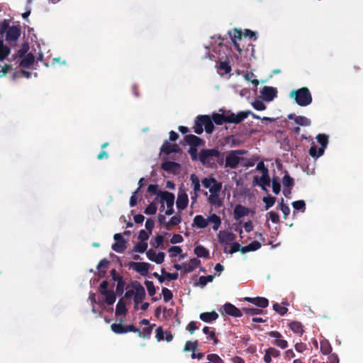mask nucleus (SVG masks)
<instances>
[{"label":"nucleus","mask_w":363,"mask_h":363,"mask_svg":"<svg viewBox=\"0 0 363 363\" xmlns=\"http://www.w3.org/2000/svg\"><path fill=\"white\" fill-rule=\"evenodd\" d=\"M224 155L225 152H221L218 148L202 149L199 154V160L203 165L216 169L218 165H223Z\"/></svg>","instance_id":"f257e3e1"},{"label":"nucleus","mask_w":363,"mask_h":363,"mask_svg":"<svg viewBox=\"0 0 363 363\" xmlns=\"http://www.w3.org/2000/svg\"><path fill=\"white\" fill-rule=\"evenodd\" d=\"M289 96L294 99L295 102L300 106H307L312 102V96L307 87L292 90Z\"/></svg>","instance_id":"f03ea898"},{"label":"nucleus","mask_w":363,"mask_h":363,"mask_svg":"<svg viewBox=\"0 0 363 363\" xmlns=\"http://www.w3.org/2000/svg\"><path fill=\"white\" fill-rule=\"evenodd\" d=\"M245 151L242 150H230L227 152L225 159L224 160L225 164L223 165L225 168L236 169L238 167L240 162L243 158L240 157V155L245 154Z\"/></svg>","instance_id":"7ed1b4c3"},{"label":"nucleus","mask_w":363,"mask_h":363,"mask_svg":"<svg viewBox=\"0 0 363 363\" xmlns=\"http://www.w3.org/2000/svg\"><path fill=\"white\" fill-rule=\"evenodd\" d=\"M316 139L320 145V147L318 149L316 145H313L309 149V155L314 159H318L324 154L325 149L328 144V136L325 134H318Z\"/></svg>","instance_id":"20e7f679"},{"label":"nucleus","mask_w":363,"mask_h":363,"mask_svg":"<svg viewBox=\"0 0 363 363\" xmlns=\"http://www.w3.org/2000/svg\"><path fill=\"white\" fill-rule=\"evenodd\" d=\"M159 196L160 197V202L162 203L161 208L163 209L164 208V202H166L167 203V210L165 211V215H172L174 212L173 208L175 199L174 194L167 191H160Z\"/></svg>","instance_id":"39448f33"},{"label":"nucleus","mask_w":363,"mask_h":363,"mask_svg":"<svg viewBox=\"0 0 363 363\" xmlns=\"http://www.w3.org/2000/svg\"><path fill=\"white\" fill-rule=\"evenodd\" d=\"M225 121L227 123L239 124L246 119L249 116V112L239 111L237 114L228 111L225 113Z\"/></svg>","instance_id":"423d86ee"},{"label":"nucleus","mask_w":363,"mask_h":363,"mask_svg":"<svg viewBox=\"0 0 363 363\" xmlns=\"http://www.w3.org/2000/svg\"><path fill=\"white\" fill-rule=\"evenodd\" d=\"M222 315H228L235 318H240L242 315V310L241 311L230 303H225L220 309Z\"/></svg>","instance_id":"0eeeda50"},{"label":"nucleus","mask_w":363,"mask_h":363,"mask_svg":"<svg viewBox=\"0 0 363 363\" xmlns=\"http://www.w3.org/2000/svg\"><path fill=\"white\" fill-rule=\"evenodd\" d=\"M267 334L269 337L274 338V340L272 342L274 345L283 350L288 347V342L283 339V336L279 332L275 330L270 331Z\"/></svg>","instance_id":"6e6552de"},{"label":"nucleus","mask_w":363,"mask_h":363,"mask_svg":"<svg viewBox=\"0 0 363 363\" xmlns=\"http://www.w3.org/2000/svg\"><path fill=\"white\" fill-rule=\"evenodd\" d=\"M128 266L130 268L133 269L135 272L140 273L142 276H146L148 274L151 264L148 262H130L128 264Z\"/></svg>","instance_id":"1a4fd4ad"},{"label":"nucleus","mask_w":363,"mask_h":363,"mask_svg":"<svg viewBox=\"0 0 363 363\" xmlns=\"http://www.w3.org/2000/svg\"><path fill=\"white\" fill-rule=\"evenodd\" d=\"M132 286L135 289L134 302L136 305L140 303L145 297V288L137 281L132 282Z\"/></svg>","instance_id":"9d476101"},{"label":"nucleus","mask_w":363,"mask_h":363,"mask_svg":"<svg viewBox=\"0 0 363 363\" xmlns=\"http://www.w3.org/2000/svg\"><path fill=\"white\" fill-rule=\"evenodd\" d=\"M113 238L116 242L112 245L113 250L118 253L123 252L127 247L126 240L120 233L115 234Z\"/></svg>","instance_id":"9b49d317"},{"label":"nucleus","mask_w":363,"mask_h":363,"mask_svg":"<svg viewBox=\"0 0 363 363\" xmlns=\"http://www.w3.org/2000/svg\"><path fill=\"white\" fill-rule=\"evenodd\" d=\"M260 94L264 101H272L277 96V90L274 87L264 86Z\"/></svg>","instance_id":"f8f14e48"},{"label":"nucleus","mask_w":363,"mask_h":363,"mask_svg":"<svg viewBox=\"0 0 363 363\" xmlns=\"http://www.w3.org/2000/svg\"><path fill=\"white\" fill-rule=\"evenodd\" d=\"M228 34L233 40L235 48L240 54H241L242 50L240 48V45L237 40H240L242 39V30L240 29L234 28L232 31H228Z\"/></svg>","instance_id":"ddd939ff"},{"label":"nucleus","mask_w":363,"mask_h":363,"mask_svg":"<svg viewBox=\"0 0 363 363\" xmlns=\"http://www.w3.org/2000/svg\"><path fill=\"white\" fill-rule=\"evenodd\" d=\"M180 167V164L172 161H166L161 164V168L163 170L174 174L179 172Z\"/></svg>","instance_id":"4468645a"},{"label":"nucleus","mask_w":363,"mask_h":363,"mask_svg":"<svg viewBox=\"0 0 363 363\" xmlns=\"http://www.w3.org/2000/svg\"><path fill=\"white\" fill-rule=\"evenodd\" d=\"M21 35V29L19 27L11 26L6 34V40L8 42L16 41Z\"/></svg>","instance_id":"2eb2a0df"},{"label":"nucleus","mask_w":363,"mask_h":363,"mask_svg":"<svg viewBox=\"0 0 363 363\" xmlns=\"http://www.w3.org/2000/svg\"><path fill=\"white\" fill-rule=\"evenodd\" d=\"M199 119L201 121V124L204 126L206 133H212L214 130V125L212 118L208 115H201L199 116Z\"/></svg>","instance_id":"dca6fc26"},{"label":"nucleus","mask_w":363,"mask_h":363,"mask_svg":"<svg viewBox=\"0 0 363 363\" xmlns=\"http://www.w3.org/2000/svg\"><path fill=\"white\" fill-rule=\"evenodd\" d=\"M244 300L262 308H267L269 305L268 299L264 297H245Z\"/></svg>","instance_id":"f3484780"},{"label":"nucleus","mask_w":363,"mask_h":363,"mask_svg":"<svg viewBox=\"0 0 363 363\" xmlns=\"http://www.w3.org/2000/svg\"><path fill=\"white\" fill-rule=\"evenodd\" d=\"M179 147L177 144H170L167 140H165L160 148V151L167 155L171 153L178 152Z\"/></svg>","instance_id":"a211bd4d"},{"label":"nucleus","mask_w":363,"mask_h":363,"mask_svg":"<svg viewBox=\"0 0 363 363\" xmlns=\"http://www.w3.org/2000/svg\"><path fill=\"white\" fill-rule=\"evenodd\" d=\"M185 142L190 145V147H197L202 145L204 142L203 140L194 135H187L184 137Z\"/></svg>","instance_id":"6ab92c4d"},{"label":"nucleus","mask_w":363,"mask_h":363,"mask_svg":"<svg viewBox=\"0 0 363 363\" xmlns=\"http://www.w3.org/2000/svg\"><path fill=\"white\" fill-rule=\"evenodd\" d=\"M201 261L197 258H192L190 259L189 263L184 262L182 264L184 267V272L185 274L193 272L196 267H199Z\"/></svg>","instance_id":"aec40b11"},{"label":"nucleus","mask_w":363,"mask_h":363,"mask_svg":"<svg viewBox=\"0 0 363 363\" xmlns=\"http://www.w3.org/2000/svg\"><path fill=\"white\" fill-rule=\"evenodd\" d=\"M248 213L249 209L241 204L236 205L233 211L234 218L235 220H239L247 216Z\"/></svg>","instance_id":"412c9836"},{"label":"nucleus","mask_w":363,"mask_h":363,"mask_svg":"<svg viewBox=\"0 0 363 363\" xmlns=\"http://www.w3.org/2000/svg\"><path fill=\"white\" fill-rule=\"evenodd\" d=\"M188 203L189 199L187 194L185 192L179 194L176 202L177 208L180 210L185 209L188 206Z\"/></svg>","instance_id":"4be33fe9"},{"label":"nucleus","mask_w":363,"mask_h":363,"mask_svg":"<svg viewBox=\"0 0 363 363\" xmlns=\"http://www.w3.org/2000/svg\"><path fill=\"white\" fill-rule=\"evenodd\" d=\"M199 318L205 323H211L218 318V314L216 311L204 312L199 315Z\"/></svg>","instance_id":"5701e85b"},{"label":"nucleus","mask_w":363,"mask_h":363,"mask_svg":"<svg viewBox=\"0 0 363 363\" xmlns=\"http://www.w3.org/2000/svg\"><path fill=\"white\" fill-rule=\"evenodd\" d=\"M35 62V57L32 53H28L21 58L19 63L20 67L29 68L33 65Z\"/></svg>","instance_id":"b1692460"},{"label":"nucleus","mask_w":363,"mask_h":363,"mask_svg":"<svg viewBox=\"0 0 363 363\" xmlns=\"http://www.w3.org/2000/svg\"><path fill=\"white\" fill-rule=\"evenodd\" d=\"M208 202L211 205L217 208H220L223 205V201L220 197L219 194H210L208 198Z\"/></svg>","instance_id":"393cba45"},{"label":"nucleus","mask_w":363,"mask_h":363,"mask_svg":"<svg viewBox=\"0 0 363 363\" xmlns=\"http://www.w3.org/2000/svg\"><path fill=\"white\" fill-rule=\"evenodd\" d=\"M289 328L295 333L302 335L304 333L303 326L301 322L291 321L289 323Z\"/></svg>","instance_id":"a878e982"},{"label":"nucleus","mask_w":363,"mask_h":363,"mask_svg":"<svg viewBox=\"0 0 363 363\" xmlns=\"http://www.w3.org/2000/svg\"><path fill=\"white\" fill-rule=\"evenodd\" d=\"M218 238L220 242H229L233 241L235 238V235L230 232L220 231L218 235Z\"/></svg>","instance_id":"bb28decb"},{"label":"nucleus","mask_w":363,"mask_h":363,"mask_svg":"<svg viewBox=\"0 0 363 363\" xmlns=\"http://www.w3.org/2000/svg\"><path fill=\"white\" fill-rule=\"evenodd\" d=\"M231 66L227 61L220 62L219 65L218 66V72L221 76L229 74L231 72Z\"/></svg>","instance_id":"cd10ccee"},{"label":"nucleus","mask_w":363,"mask_h":363,"mask_svg":"<svg viewBox=\"0 0 363 363\" xmlns=\"http://www.w3.org/2000/svg\"><path fill=\"white\" fill-rule=\"evenodd\" d=\"M194 223L199 228H205L208 225V220L201 215H196L194 218Z\"/></svg>","instance_id":"c85d7f7f"},{"label":"nucleus","mask_w":363,"mask_h":363,"mask_svg":"<svg viewBox=\"0 0 363 363\" xmlns=\"http://www.w3.org/2000/svg\"><path fill=\"white\" fill-rule=\"evenodd\" d=\"M208 223H212L213 224V229L214 230H218L221 225V219L216 214L213 213L208 217L207 218Z\"/></svg>","instance_id":"c756f323"},{"label":"nucleus","mask_w":363,"mask_h":363,"mask_svg":"<svg viewBox=\"0 0 363 363\" xmlns=\"http://www.w3.org/2000/svg\"><path fill=\"white\" fill-rule=\"evenodd\" d=\"M11 49L9 46L4 45L2 39H0V61L5 60L10 54Z\"/></svg>","instance_id":"7c9ffc66"},{"label":"nucleus","mask_w":363,"mask_h":363,"mask_svg":"<svg viewBox=\"0 0 363 363\" xmlns=\"http://www.w3.org/2000/svg\"><path fill=\"white\" fill-rule=\"evenodd\" d=\"M194 254L198 257H203V258L209 257V252H208V250L206 248H205L203 246H202V245L196 246L194 248Z\"/></svg>","instance_id":"2f4dec72"},{"label":"nucleus","mask_w":363,"mask_h":363,"mask_svg":"<svg viewBox=\"0 0 363 363\" xmlns=\"http://www.w3.org/2000/svg\"><path fill=\"white\" fill-rule=\"evenodd\" d=\"M182 222V217L180 216H172L169 221L164 224L167 230H170L172 226L178 225Z\"/></svg>","instance_id":"473e14b6"},{"label":"nucleus","mask_w":363,"mask_h":363,"mask_svg":"<svg viewBox=\"0 0 363 363\" xmlns=\"http://www.w3.org/2000/svg\"><path fill=\"white\" fill-rule=\"evenodd\" d=\"M214 277L215 275L201 276L198 282L195 283L194 285L204 287L207 283L213 281Z\"/></svg>","instance_id":"72a5a7b5"},{"label":"nucleus","mask_w":363,"mask_h":363,"mask_svg":"<svg viewBox=\"0 0 363 363\" xmlns=\"http://www.w3.org/2000/svg\"><path fill=\"white\" fill-rule=\"evenodd\" d=\"M127 311L125 303L123 301V299L121 298L116 305V315H125Z\"/></svg>","instance_id":"f704fd0d"},{"label":"nucleus","mask_w":363,"mask_h":363,"mask_svg":"<svg viewBox=\"0 0 363 363\" xmlns=\"http://www.w3.org/2000/svg\"><path fill=\"white\" fill-rule=\"evenodd\" d=\"M203 332L204 334L208 335V338L213 340L214 345L218 344L219 340L216 337L214 330H210L208 326H205L203 328Z\"/></svg>","instance_id":"c9c22d12"},{"label":"nucleus","mask_w":363,"mask_h":363,"mask_svg":"<svg viewBox=\"0 0 363 363\" xmlns=\"http://www.w3.org/2000/svg\"><path fill=\"white\" fill-rule=\"evenodd\" d=\"M190 180L194 192H199L201 191V185L199 177L195 174H192L190 176Z\"/></svg>","instance_id":"e433bc0d"},{"label":"nucleus","mask_w":363,"mask_h":363,"mask_svg":"<svg viewBox=\"0 0 363 363\" xmlns=\"http://www.w3.org/2000/svg\"><path fill=\"white\" fill-rule=\"evenodd\" d=\"M102 295L105 296L106 297V303L108 305H113L116 299V293L113 291V290H110L107 292H105L104 294H101Z\"/></svg>","instance_id":"4c0bfd02"},{"label":"nucleus","mask_w":363,"mask_h":363,"mask_svg":"<svg viewBox=\"0 0 363 363\" xmlns=\"http://www.w3.org/2000/svg\"><path fill=\"white\" fill-rule=\"evenodd\" d=\"M147 246L148 245L146 242L140 241L135 245L133 248V252L143 253L147 251Z\"/></svg>","instance_id":"58836bf2"},{"label":"nucleus","mask_w":363,"mask_h":363,"mask_svg":"<svg viewBox=\"0 0 363 363\" xmlns=\"http://www.w3.org/2000/svg\"><path fill=\"white\" fill-rule=\"evenodd\" d=\"M198 346H199V341L197 340H194L193 342L190 341V340L186 341L184 345V352L192 351L194 352L196 351Z\"/></svg>","instance_id":"ea45409f"},{"label":"nucleus","mask_w":363,"mask_h":363,"mask_svg":"<svg viewBox=\"0 0 363 363\" xmlns=\"http://www.w3.org/2000/svg\"><path fill=\"white\" fill-rule=\"evenodd\" d=\"M320 351L324 354H329L332 351V347L328 340L320 341Z\"/></svg>","instance_id":"a19ab883"},{"label":"nucleus","mask_w":363,"mask_h":363,"mask_svg":"<svg viewBox=\"0 0 363 363\" xmlns=\"http://www.w3.org/2000/svg\"><path fill=\"white\" fill-rule=\"evenodd\" d=\"M282 183L285 188L289 189H291L294 184V179L289 176L286 171L285 172V174L283 177Z\"/></svg>","instance_id":"79ce46f5"},{"label":"nucleus","mask_w":363,"mask_h":363,"mask_svg":"<svg viewBox=\"0 0 363 363\" xmlns=\"http://www.w3.org/2000/svg\"><path fill=\"white\" fill-rule=\"evenodd\" d=\"M212 120L218 125H221L224 123H226L225 113H213L212 115Z\"/></svg>","instance_id":"37998d69"},{"label":"nucleus","mask_w":363,"mask_h":363,"mask_svg":"<svg viewBox=\"0 0 363 363\" xmlns=\"http://www.w3.org/2000/svg\"><path fill=\"white\" fill-rule=\"evenodd\" d=\"M295 122L301 126H310L311 124V120L303 116H298L295 118Z\"/></svg>","instance_id":"c03bdc74"},{"label":"nucleus","mask_w":363,"mask_h":363,"mask_svg":"<svg viewBox=\"0 0 363 363\" xmlns=\"http://www.w3.org/2000/svg\"><path fill=\"white\" fill-rule=\"evenodd\" d=\"M259 180L260 182L258 183V185H259L263 190L267 191L266 187L270 185V178L269 174L262 175V177L259 178Z\"/></svg>","instance_id":"a18cd8bd"},{"label":"nucleus","mask_w":363,"mask_h":363,"mask_svg":"<svg viewBox=\"0 0 363 363\" xmlns=\"http://www.w3.org/2000/svg\"><path fill=\"white\" fill-rule=\"evenodd\" d=\"M262 201L265 203V210H268L274 205L276 202V198L269 195L267 196H264L262 199Z\"/></svg>","instance_id":"49530a36"},{"label":"nucleus","mask_w":363,"mask_h":363,"mask_svg":"<svg viewBox=\"0 0 363 363\" xmlns=\"http://www.w3.org/2000/svg\"><path fill=\"white\" fill-rule=\"evenodd\" d=\"M222 188V183L216 179V182H213L209 189L211 194H219Z\"/></svg>","instance_id":"de8ad7c7"},{"label":"nucleus","mask_w":363,"mask_h":363,"mask_svg":"<svg viewBox=\"0 0 363 363\" xmlns=\"http://www.w3.org/2000/svg\"><path fill=\"white\" fill-rule=\"evenodd\" d=\"M111 330L116 334L125 333V325L121 323H113L111 325Z\"/></svg>","instance_id":"09e8293b"},{"label":"nucleus","mask_w":363,"mask_h":363,"mask_svg":"<svg viewBox=\"0 0 363 363\" xmlns=\"http://www.w3.org/2000/svg\"><path fill=\"white\" fill-rule=\"evenodd\" d=\"M272 191L275 194H278L281 191V184L278 177H274L272 180Z\"/></svg>","instance_id":"8fccbe9b"},{"label":"nucleus","mask_w":363,"mask_h":363,"mask_svg":"<svg viewBox=\"0 0 363 363\" xmlns=\"http://www.w3.org/2000/svg\"><path fill=\"white\" fill-rule=\"evenodd\" d=\"M138 334L140 337L149 339L152 334V328H145L143 330L138 329Z\"/></svg>","instance_id":"3c124183"},{"label":"nucleus","mask_w":363,"mask_h":363,"mask_svg":"<svg viewBox=\"0 0 363 363\" xmlns=\"http://www.w3.org/2000/svg\"><path fill=\"white\" fill-rule=\"evenodd\" d=\"M193 128H194V133L198 135H201L203 131V124H201V121H200L199 119V116L196 117V118L195 120V123H194V125Z\"/></svg>","instance_id":"603ef678"},{"label":"nucleus","mask_w":363,"mask_h":363,"mask_svg":"<svg viewBox=\"0 0 363 363\" xmlns=\"http://www.w3.org/2000/svg\"><path fill=\"white\" fill-rule=\"evenodd\" d=\"M294 209L304 212L306 210V203L303 200H298L292 203Z\"/></svg>","instance_id":"864d4df0"},{"label":"nucleus","mask_w":363,"mask_h":363,"mask_svg":"<svg viewBox=\"0 0 363 363\" xmlns=\"http://www.w3.org/2000/svg\"><path fill=\"white\" fill-rule=\"evenodd\" d=\"M273 309L277 313H279V315H285L287 311H288V309L285 306H282L281 305H279L278 303H274L273 305Z\"/></svg>","instance_id":"5fc2aeb1"},{"label":"nucleus","mask_w":363,"mask_h":363,"mask_svg":"<svg viewBox=\"0 0 363 363\" xmlns=\"http://www.w3.org/2000/svg\"><path fill=\"white\" fill-rule=\"evenodd\" d=\"M252 107L257 111H264L266 109V105L262 101L256 99L252 103Z\"/></svg>","instance_id":"6e6d98bb"},{"label":"nucleus","mask_w":363,"mask_h":363,"mask_svg":"<svg viewBox=\"0 0 363 363\" xmlns=\"http://www.w3.org/2000/svg\"><path fill=\"white\" fill-rule=\"evenodd\" d=\"M145 285L147 287L149 295L151 296H154L156 293V289L155 287L154 283L151 281L146 280L145 281Z\"/></svg>","instance_id":"4d7b16f0"},{"label":"nucleus","mask_w":363,"mask_h":363,"mask_svg":"<svg viewBox=\"0 0 363 363\" xmlns=\"http://www.w3.org/2000/svg\"><path fill=\"white\" fill-rule=\"evenodd\" d=\"M162 294L163 295L164 301L165 302H169L173 298L172 292L167 288H162Z\"/></svg>","instance_id":"13d9d810"},{"label":"nucleus","mask_w":363,"mask_h":363,"mask_svg":"<svg viewBox=\"0 0 363 363\" xmlns=\"http://www.w3.org/2000/svg\"><path fill=\"white\" fill-rule=\"evenodd\" d=\"M29 49L28 44H23L22 48L18 50L16 56L13 57V60L16 58H22L25 56L26 53L28 52Z\"/></svg>","instance_id":"bf43d9fd"},{"label":"nucleus","mask_w":363,"mask_h":363,"mask_svg":"<svg viewBox=\"0 0 363 363\" xmlns=\"http://www.w3.org/2000/svg\"><path fill=\"white\" fill-rule=\"evenodd\" d=\"M242 311L246 314H250L252 315L261 314L263 312L262 309L255 308H243Z\"/></svg>","instance_id":"052dcab7"},{"label":"nucleus","mask_w":363,"mask_h":363,"mask_svg":"<svg viewBox=\"0 0 363 363\" xmlns=\"http://www.w3.org/2000/svg\"><path fill=\"white\" fill-rule=\"evenodd\" d=\"M157 206L155 205V203H154L153 202L152 203H150L145 209L144 211V213L146 214V215H154L157 212Z\"/></svg>","instance_id":"680f3d73"},{"label":"nucleus","mask_w":363,"mask_h":363,"mask_svg":"<svg viewBox=\"0 0 363 363\" xmlns=\"http://www.w3.org/2000/svg\"><path fill=\"white\" fill-rule=\"evenodd\" d=\"M168 252L171 257H175L182 252L179 246H172L169 248Z\"/></svg>","instance_id":"e2e57ef3"},{"label":"nucleus","mask_w":363,"mask_h":363,"mask_svg":"<svg viewBox=\"0 0 363 363\" xmlns=\"http://www.w3.org/2000/svg\"><path fill=\"white\" fill-rule=\"evenodd\" d=\"M213 182H216V179L214 177H205L201 180V184L206 189H210Z\"/></svg>","instance_id":"0e129e2a"},{"label":"nucleus","mask_w":363,"mask_h":363,"mask_svg":"<svg viewBox=\"0 0 363 363\" xmlns=\"http://www.w3.org/2000/svg\"><path fill=\"white\" fill-rule=\"evenodd\" d=\"M125 285V282L124 279L122 281L118 280V282L117 283L116 285V294L118 295L123 294L124 291Z\"/></svg>","instance_id":"69168bd1"},{"label":"nucleus","mask_w":363,"mask_h":363,"mask_svg":"<svg viewBox=\"0 0 363 363\" xmlns=\"http://www.w3.org/2000/svg\"><path fill=\"white\" fill-rule=\"evenodd\" d=\"M163 242L164 237L162 235H159L155 237V243H152V245L156 248H163Z\"/></svg>","instance_id":"338daca9"},{"label":"nucleus","mask_w":363,"mask_h":363,"mask_svg":"<svg viewBox=\"0 0 363 363\" xmlns=\"http://www.w3.org/2000/svg\"><path fill=\"white\" fill-rule=\"evenodd\" d=\"M257 170L260 171L263 174H269V170L267 167H265L264 163L263 161H260L256 167Z\"/></svg>","instance_id":"774afa93"}]
</instances>
